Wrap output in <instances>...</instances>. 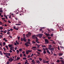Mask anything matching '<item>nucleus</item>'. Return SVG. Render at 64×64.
I'll return each mask as SVG.
<instances>
[{
  "label": "nucleus",
  "mask_w": 64,
  "mask_h": 64,
  "mask_svg": "<svg viewBox=\"0 0 64 64\" xmlns=\"http://www.w3.org/2000/svg\"><path fill=\"white\" fill-rule=\"evenodd\" d=\"M32 62L33 63V64H35V62L34 60H33L32 61Z\"/></svg>",
  "instance_id": "423d86ee"
},
{
  "label": "nucleus",
  "mask_w": 64,
  "mask_h": 64,
  "mask_svg": "<svg viewBox=\"0 0 64 64\" xmlns=\"http://www.w3.org/2000/svg\"><path fill=\"white\" fill-rule=\"evenodd\" d=\"M12 48H14L13 46H12V47H11L10 49V50H12Z\"/></svg>",
  "instance_id": "4c0bfd02"
},
{
  "label": "nucleus",
  "mask_w": 64,
  "mask_h": 64,
  "mask_svg": "<svg viewBox=\"0 0 64 64\" xmlns=\"http://www.w3.org/2000/svg\"><path fill=\"white\" fill-rule=\"evenodd\" d=\"M0 12H3V11L2 10V8H0Z\"/></svg>",
  "instance_id": "9d476101"
},
{
  "label": "nucleus",
  "mask_w": 64,
  "mask_h": 64,
  "mask_svg": "<svg viewBox=\"0 0 64 64\" xmlns=\"http://www.w3.org/2000/svg\"><path fill=\"white\" fill-rule=\"evenodd\" d=\"M6 46V48L7 49V50H8V46Z\"/></svg>",
  "instance_id": "4be33fe9"
},
{
  "label": "nucleus",
  "mask_w": 64,
  "mask_h": 64,
  "mask_svg": "<svg viewBox=\"0 0 64 64\" xmlns=\"http://www.w3.org/2000/svg\"><path fill=\"white\" fill-rule=\"evenodd\" d=\"M10 53H7L6 54V56H10Z\"/></svg>",
  "instance_id": "6e6552de"
},
{
  "label": "nucleus",
  "mask_w": 64,
  "mask_h": 64,
  "mask_svg": "<svg viewBox=\"0 0 64 64\" xmlns=\"http://www.w3.org/2000/svg\"><path fill=\"white\" fill-rule=\"evenodd\" d=\"M45 61H46V60H43V62L44 63H46V62H45Z\"/></svg>",
  "instance_id": "e433bc0d"
},
{
  "label": "nucleus",
  "mask_w": 64,
  "mask_h": 64,
  "mask_svg": "<svg viewBox=\"0 0 64 64\" xmlns=\"http://www.w3.org/2000/svg\"><path fill=\"white\" fill-rule=\"evenodd\" d=\"M16 25H18V26H20V25H21V24H16Z\"/></svg>",
  "instance_id": "8fccbe9b"
},
{
  "label": "nucleus",
  "mask_w": 64,
  "mask_h": 64,
  "mask_svg": "<svg viewBox=\"0 0 64 64\" xmlns=\"http://www.w3.org/2000/svg\"><path fill=\"white\" fill-rule=\"evenodd\" d=\"M3 44L4 45H5V44H6V43H5V42H3Z\"/></svg>",
  "instance_id": "0e129e2a"
},
{
  "label": "nucleus",
  "mask_w": 64,
  "mask_h": 64,
  "mask_svg": "<svg viewBox=\"0 0 64 64\" xmlns=\"http://www.w3.org/2000/svg\"><path fill=\"white\" fill-rule=\"evenodd\" d=\"M26 59H27L26 58H25V57H24L23 58V59H24V60H26Z\"/></svg>",
  "instance_id": "72a5a7b5"
},
{
  "label": "nucleus",
  "mask_w": 64,
  "mask_h": 64,
  "mask_svg": "<svg viewBox=\"0 0 64 64\" xmlns=\"http://www.w3.org/2000/svg\"><path fill=\"white\" fill-rule=\"evenodd\" d=\"M31 40L30 39H28V41L29 42H30V41Z\"/></svg>",
  "instance_id": "b1692460"
},
{
  "label": "nucleus",
  "mask_w": 64,
  "mask_h": 64,
  "mask_svg": "<svg viewBox=\"0 0 64 64\" xmlns=\"http://www.w3.org/2000/svg\"><path fill=\"white\" fill-rule=\"evenodd\" d=\"M0 54L1 55H2V51H0Z\"/></svg>",
  "instance_id": "aec40b11"
},
{
  "label": "nucleus",
  "mask_w": 64,
  "mask_h": 64,
  "mask_svg": "<svg viewBox=\"0 0 64 64\" xmlns=\"http://www.w3.org/2000/svg\"><path fill=\"white\" fill-rule=\"evenodd\" d=\"M23 40H24V41L25 42H26V40L25 38H23Z\"/></svg>",
  "instance_id": "dca6fc26"
},
{
  "label": "nucleus",
  "mask_w": 64,
  "mask_h": 64,
  "mask_svg": "<svg viewBox=\"0 0 64 64\" xmlns=\"http://www.w3.org/2000/svg\"><path fill=\"white\" fill-rule=\"evenodd\" d=\"M16 52H17V54H18V53L19 52V51L18 50H16Z\"/></svg>",
  "instance_id": "a878e982"
},
{
  "label": "nucleus",
  "mask_w": 64,
  "mask_h": 64,
  "mask_svg": "<svg viewBox=\"0 0 64 64\" xmlns=\"http://www.w3.org/2000/svg\"><path fill=\"white\" fill-rule=\"evenodd\" d=\"M10 63V62H7L6 64H9V63Z\"/></svg>",
  "instance_id": "69168bd1"
},
{
  "label": "nucleus",
  "mask_w": 64,
  "mask_h": 64,
  "mask_svg": "<svg viewBox=\"0 0 64 64\" xmlns=\"http://www.w3.org/2000/svg\"><path fill=\"white\" fill-rule=\"evenodd\" d=\"M14 60V59H13L12 58H10L9 60V61L10 62H12V61H13Z\"/></svg>",
  "instance_id": "7ed1b4c3"
},
{
  "label": "nucleus",
  "mask_w": 64,
  "mask_h": 64,
  "mask_svg": "<svg viewBox=\"0 0 64 64\" xmlns=\"http://www.w3.org/2000/svg\"><path fill=\"white\" fill-rule=\"evenodd\" d=\"M36 61L37 64H39L40 63V62L39 60H36Z\"/></svg>",
  "instance_id": "f8f14e48"
},
{
  "label": "nucleus",
  "mask_w": 64,
  "mask_h": 64,
  "mask_svg": "<svg viewBox=\"0 0 64 64\" xmlns=\"http://www.w3.org/2000/svg\"><path fill=\"white\" fill-rule=\"evenodd\" d=\"M28 34L29 35V36H30L31 35V33H30L29 32L28 33Z\"/></svg>",
  "instance_id": "bb28decb"
},
{
  "label": "nucleus",
  "mask_w": 64,
  "mask_h": 64,
  "mask_svg": "<svg viewBox=\"0 0 64 64\" xmlns=\"http://www.w3.org/2000/svg\"><path fill=\"white\" fill-rule=\"evenodd\" d=\"M60 48H63V49H64V47L62 46H60Z\"/></svg>",
  "instance_id": "393cba45"
},
{
  "label": "nucleus",
  "mask_w": 64,
  "mask_h": 64,
  "mask_svg": "<svg viewBox=\"0 0 64 64\" xmlns=\"http://www.w3.org/2000/svg\"><path fill=\"white\" fill-rule=\"evenodd\" d=\"M36 48V46H35V47H32V50H34V48Z\"/></svg>",
  "instance_id": "ddd939ff"
},
{
  "label": "nucleus",
  "mask_w": 64,
  "mask_h": 64,
  "mask_svg": "<svg viewBox=\"0 0 64 64\" xmlns=\"http://www.w3.org/2000/svg\"><path fill=\"white\" fill-rule=\"evenodd\" d=\"M34 55V54H32V55H31V57H32Z\"/></svg>",
  "instance_id": "e2e57ef3"
},
{
  "label": "nucleus",
  "mask_w": 64,
  "mask_h": 64,
  "mask_svg": "<svg viewBox=\"0 0 64 64\" xmlns=\"http://www.w3.org/2000/svg\"><path fill=\"white\" fill-rule=\"evenodd\" d=\"M44 41L45 44H47L48 43H49V41L47 39H45Z\"/></svg>",
  "instance_id": "f03ea898"
},
{
  "label": "nucleus",
  "mask_w": 64,
  "mask_h": 64,
  "mask_svg": "<svg viewBox=\"0 0 64 64\" xmlns=\"http://www.w3.org/2000/svg\"><path fill=\"white\" fill-rule=\"evenodd\" d=\"M18 57H19L18 56V57H17V58H16V60H18L20 59V58H18Z\"/></svg>",
  "instance_id": "6ab92c4d"
},
{
  "label": "nucleus",
  "mask_w": 64,
  "mask_h": 64,
  "mask_svg": "<svg viewBox=\"0 0 64 64\" xmlns=\"http://www.w3.org/2000/svg\"><path fill=\"white\" fill-rule=\"evenodd\" d=\"M7 34H10V32H8L7 33Z\"/></svg>",
  "instance_id": "de8ad7c7"
},
{
  "label": "nucleus",
  "mask_w": 64,
  "mask_h": 64,
  "mask_svg": "<svg viewBox=\"0 0 64 64\" xmlns=\"http://www.w3.org/2000/svg\"><path fill=\"white\" fill-rule=\"evenodd\" d=\"M7 53H6L4 52V54H5V55H6V54H7Z\"/></svg>",
  "instance_id": "338daca9"
},
{
  "label": "nucleus",
  "mask_w": 64,
  "mask_h": 64,
  "mask_svg": "<svg viewBox=\"0 0 64 64\" xmlns=\"http://www.w3.org/2000/svg\"><path fill=\"white\" fill-rule=\"evenodd\" d=\"M24 57H26V54H24Z\"/></svg>",
  "instance_id": "09e8293b"
},
{
  "label": "nucleus",
  "mask_w": 64,
  "mask_h": 64,
  "mask_svg": "<svg viewBox=\"0 0 64 64\" xmlns=\"http://www.w3.org/2000/svg\"><path fill=\"white\" fill-rule=\"evenodd\" d=\"M46 52L48 53L49 54H50V52L48 50L47 51H46Z\"/></svg>",
  "instance_id": "2eb2a0df"
},
{
  "label": "nucleus",
  "mask_w": 64,
  "mask_h": 64,
  "mask_svg": "<svg viewBox=\"0 0 64 64\" xmlns=\"http://www.w3.org/2000/svg\"><path fill=\"white\" fill-rule=\"evenodd\" d=\"M20 38V36H18V40H19Z\"/></svg>",
  "instance_id": "c03bdc74"
},
{
  "label": "nucleus",
  "mask_w": 64,
  "mask_h": 64,
  "mask_svg": "<svg viewBox=\"0 0 64 64\" xmlns=\"http://www.w3.org/2000/svg\"><path fill=\"white\" fill-rule=\"evenodd\" d=\"M50 30H52V31H54V30H53V29H50Z\"/></svg>",
  "instance_id": "680f3d73"
},
{
  "label": "nucleus",
  "mask_w": 64,
  "mask_h": 64,
  "mask_svg": "<svg viewBox=\"0 0 64 64\" xmlns=\"http://www.w3.org/2000/svg\"><path fill=\"white\" fill-rule=\"evenodd\" d=\"M36 42V43H40V42L38 41H37V42Z\"/></svg>",
  "instance_id": "3c124183"
},
{
  "label": "nucleus",
  "mask_w": 64,
  "mask_h": 64,
  "mask_svg": "<svg viewBox=\"0 0 64 64\" xmlns=\"http://www.w3.org/2000/svg\"><path fill=\"white\" fill-rule=\"evenodd\" d=\"M21 41H23V39L22 38H21Z\"/></svg>",
  "instance_id": "2f4dec72"
},
{
  "label": "nucleus",
  "mask_w": 64,
  "mask_h": 64,
  "mask_svg": "<svg viewBox=\"0 0 64 64\" xmlns=\"http://www.w3.org/2000/svg\"><path fill=\"white\" fill-rule=\"evenodd\" d=\"M42 47H46V46L45 45H42Z\"/></svg>",
  "instance_id": "473e14b6"
},
{
  "label": "nucleus",
  "mask_w": 64,
  "mask_h": 64,
  "mask_svg": "<svg viewBox=\"0 0 64 64\" xmlns=\"http://www.w3.org/2000/svg\"><path fill=\"white\" fill-rule=\"evenodd\" d=\"M44 34L46 35L47 36H49L50 34H48L47 33H45Z\"/></svg>",
  "instance_id": "4468645a"
},
{
  "label": "nucleus",
  "mask_w": 64,
  "mask_h": 64,
  "mask_svg": "<svg viewBox=\"0 0 64 64\" xmlns=\"http://www.w3.org/2000/svg\"><path fill=\"white\" fill-rule=\"evenodd\" d=\"M63 54L62 53H60L58 54V55L59 56H62L63 55Z\"/></svg>",
  "instance_id": "0eeeda50"
},
{
  "label": "nucleus",
  "mask_w": 64,
  "mask_h": 64,
  "mask_svg": "<svg viewBox=\"0 0 64 64\" xmlns=\"http://www.w3.org/2000/svg\"><path fill=\"white\" fill-rule=\"evenodd\" d=\"M54 54V56H57V54Z\"/></svg>",
  "instance_id": "6e6d98bb"
},
{
  "label": "nucleus",
  "mask_w": 64,
  "mask_h": 64,
  "mask_svg": "<svg viewBox=\"0 0 64 64\" xmlns=\"http://www.w3.org/2000/svg\"><path fill=\"white\" fill-rule=\"evenodd\" d=\"M26 43H28V44H30V42H26Z\"/></svg>",
  "instance_id": "c9c22d12"
},
{
  "label": "nucleus",
  "mask_w": 64,
  "mask_h": 64,
  "mask_svg": "<svg viewBox=\"0 0 64 64\" xmlns=\"http://www.w3.org/2000/svg\"><path fill=\"white\" fill-rule=\"evenodd\" d=\"M0 28L1 30H2L3 29V28L2 26L0 27Z\"/></svg>",
  "instance_id": "ea45409f"
},
{
  "label": "nucleus",
  "mask_w": 64,
  "mask_h": 64,
  "mask_svg": "<svg viewBox=\"0 0 64 64\" xmlns=\"http://www.w3.org/2000/svg\"><path fill=\"white\" fill-rule=\"evenodd\" d=\"M60 62V60H58L57 61V62Z\"/></svg>",
  "instance_id": "5fc2aeb1"
},
{
  "label": "nucleus",
  "mask_w": 64,
  "mask_h": 64,
  "mask_svg": "<svg viewBox=\"0 0 64 64\" xmlns=\"http://www.w3.org/2000/svg\"><path fill=\"white\" fill-rule=\"evenodd\" d=\"M22 48H20L19 50H20V51L21 52L22 51Z\"/></svg>",
  "instance_id": "cd10ccee"
},
{
  "label": "nucleus",
  "mask_w": 64,
  "mask_h": 64,
  "mask_svg": "<svg viewBox=\"0 0 64 64\" xmlns=\"http://www.w3.org/2000/svg\"><path fill=\"white\" fill-rule=\"evenodd\" d=\"M39 59L40 61H42V59L40 58H39Z\"/></svg>",
  "instance_id": "412c9836"
},
{
  "label": "nucleus",
  "mask_w": 64,
  "mask_h": 64,
  "mask_svg": "<svg viewBox=\"0 0 64 64\" xmlns=\"http://www.w3.org/2000/svg\"><path fill=\"white\" fill-rule=\"evenodd\" d=\"M8 23L10 24L11 23V22L10 20H8Z\"/></svg>",
  "instance_id": "13d9d810"
},
{
  "label": "nucleus",
  "mask_w": 64,
  "mask_h": 64,
  "mask_svg": "<svg viewBox=\"0 0 64 64\" xmlns=\"http://www.w3.org/2000/svg\"><path fill=\"white\" fill-rule=\"evenodd\" d=\"M6 1H5L4 2V5H6Z\"/></svg>",
  "instance_id": "a211bd4d"
},
{
  "label": "nucleus",
  "mask_w": 64,
  "mask_h": 64,
  "mask_svg": "<svg viewBox=\"0 0 64 64\" xmlns=\"http://www.w3.org/2000/svg\"><path fill=\"white\" fill-rule=\"evenodd\" d=\"M51 38V37H48V40H50Z\"/></svg>",
  "instance_id": "c756f323"
},
{
  "label": "nucleus",
  "mask_w": 64,
  "mask_h": 64,
  "mask_svg": "<svg viewBox=\"0 0 64 64\" xmlns=\"http://www.w3.org/2000/svg\"><path fill=\"white\" fill-rule=\"evenodd\" d=\"M26 37H28L29 36H30L29 35H28V34H26Z\"/></svg>",
  "instance_id": "c85d7f7f"
},
{
  "label": "nucleus",
  "mask_w": 64,
  "mask_h": 64,
  "mask_svg": "<svg viewBox=\"0 0 64 64\" xmlns=\"http://www.w3.org/2000/svg\"><path fill=\"white\" fill-rule=\"evenodd\" d=\"M32 60V58H29V60Z\"/></svg>",
  "instance_id": "052dcab7"
},
{
  "label": "nucleus",
  "mask_w": 64,
  "mask_h": 64,
  "mask_svg": "<svg viewBox=\"0 0 64 64\" xmlns=\"http://www.w3.org/2000/svg\"><path fill=\"white\" fill-rule=\"evenodd\" d=\"M3 49L4 50V51H5L6 50V49L5 48H3Z\"/></svg>",
  "instance_id": "a18cd8bd"
},
{
  "label": "nucleus",
  "mask_w": 64,
  "mask_h": 64,
  "mask_svg": "<svg viewBox=\"0 0 64 64\" xmlns=\"http://www.w3.org/2000/svg\"><path fill=\"white\" fill-rule=\"evenodd\" d=\"M6 32H7V31L6 30H5L4 32V33H6Z\"/></svg>",
  "instance_id": "5701e85b"
},
{
  "label": "nucleus",
  "mask_w": 64,
  "mask_h": 64,
  "mask_svg": "<svg viewBox=\"0 0 64 64\" xmlns=\"http://www.w3.org/2000/svg\"><path fill=\"white\" fill-rule=\"evenodd\" d=\"M22 54H20V57H22Z\"/></svg>",
  "instance_id": "bf43d9fd"
},
{
  "label": "nucleus",
  "mask_w": 64,
  "mask_h": 64,
  "mask_svg": "<svg viewBox=\"0 0 64 64\" xmlns=\"http://www.w3.org/2000/svg\"><path fill=\"white\" fill-rule=\"evenodd\" d=\"M52 47V45H49L48 46V49L49 50Z\"/></svg>",
  "instance_id": "39448f33"
},
{
  "label": "nucleus",
  "mask_w": 64,
  "mask_h": 64,
  "mask_svg": "<svg viewBox=\"0 0 64 64\" xmlns=\"http://www.w3.org/2000/svg\"><path fill=\"white\" fill-rule=\"evenodd\" d=\"M53 34H51V36L52 37L53 36Z\"/></svg>",
  "instance_id": "603ef678"
},
{
  "label": "nucleus",
  "mask_w": 64,
  "mask_h": 64,
  "mask_svg": "<svg viewBox=\"0 0 64 64\" xmlns=\"http://www.w3.org/2000/svg\"><path fill=\"white\" fill-rule=\"evenodd\" d=\"M32 38L34 39H36V42H37L38 41V39L37 38V37H36L35 35L32 36Z\"/></svg>",
  "instance_id": "f257e3e1"
},
{
  "label": "nucleus",
  "mask_w": 64,
  "mask_h": 64,
  "mask_svg": "<svg viewBox=\"0 0 64 64\" xmlns=\"http://www.w3.org/2000/svg\"><path fill=\"white\" fill-rule=\"evenodd\" d=\"M42 49H43V50L44 51H46V50H45V49L44 48H42Z\"/></svg>",
  "instance_id": "58836bf2"
},
{
  "label": "nucleus",
  "mask_w": 64,
  "mask_h": 64,
  "mask_svg": "<svg viewBox=\"0 0 64 64\" xmlns=\"http://www.w3.org/2000/svg\"><path fill=\"white\" fill-rule=\"evenodd\" d=\"M32 42L34 44H35L36 43L34 41H32Z\"/></svg>",
  "instance_id": "79ce46f5"
},
{
  "label": "nucleus",
  "mask_w": 64,
  "mask_h": 64,
  "mask_svg": "<svg viewBox=\"0 0 64 64\" xmlns=\"http://www.w3.org/2000/svg\"><path fill=\"white\" fill-rule=\"evenodd\" d=\"M54 48H51L49 50H50V51H54Z\"/></svg>",
  "instance_id": "1a4fd4ad"
},
{
  "label": "nucleus",
  "mask_w": 64,
  "mask_h": 64,
  "mask_svg": "<svg viewBox=\"0 0 64 64\" xmlns=\"http://www.w3.org/2000/svg\"><path fill=\"white\" fill-rule=\"evenodd\" d=\"M45 50H47V51L48 50V48H45Z\"/></svg>",
  "instance_id": "864d4df0"
},
{
  "label": "nucleus",
  "mask_w": 64,
  "mask_h": 64,
  "mask_svg": "<svg viewBox=\"0 0 64 64\" xmlns=\"http://www.w3.org/2000/svg\"><path fill=\"white\" fill-rule=\"evenodd\" d=\"M26 54H29V52H26Z\"/></svg>",
  "instance_id": "49530a36"
},
{
  "label": "nucleus",
  "mask_w": 64,
  "mask_h": 64,
  "mask_svg": "<svg viewBox=\"0 0 64 64\" xmlns=\"http://www.w3.org/2000/svg\"><path fill=\"white\" fill-rule=\"evenodd\" d=\"M37 50L38 51H39L40 52L41 51V50H40L37 49Z\"/></svg>",
  "instance_id": "a19ab883"
},
{
  "label": "nucleus",
  "mask_w": 64,
  "mask_h": 64,
  "mask_svg": "<svg viewBox=\"0 0 64 64\" xmlns=\"http://www.w3.org/2000/svg\"><path fill=\"white\" fill-rule=\"evenodd\" d=\"M43 53L44 54H45L46 53V51H43Z\"/></svg>",
  "instance_id": "7c9ffc66"
},
{
  "label": "nucleus",
  "mask_w": 64,
  "mask_h": 64,
  "mask_svg": "<svg viewBox=\"0 0 64 64\" xmlns=\"http://www.w3.org/2000/svg\"><path fill=\"white\" fill-rule=\"evenodd\" d=\"M62 64H64V61H63V62H62Z\"/></svg>",
  "instance_id": "774afa93"
},
{
  "label": "nucleus",
  "mask_w": 64,
  "mask_h": 64,
  "mask_svg": "<svg viewBox=\"0 0 64 64\" xmlns=\"http://www.w3.org/2000/svg\"><path fill=\"white\" fill-rule=\"evenodd\" d=\"M30 57H31V56L30 55H28V58H29Z\"/></svg>",
  "instance_id": "4d7b16f0"
},
{
  "label": "nucleus",
  "mask_w": 64,
  "mask_h": 64,
  "mask_svg": "<svg viewBox=\"0 0 64 64\" xmlns=\"http://www.w3.org/2000/svg\"><path fill=\"white\" fill-rule=\"evenodd\" d=\"M42 34H39L37 36H39L40 38H41L42 36Z\"/></svg>",
  "instance_id": "20e7f679"
},
{
  "label": "nucleus",
  "mask_w": 64,
  "mask_h": 64,
  "mask_svg": "<svg viewBox=\"0 0 64 64\" xmlns=\"http://www.w3.org/2000/svg\"><path fill=\"white\" fill-rule=\"evenodd\" d=\"M48 32H50V30L49 29H48Z\"/></svg>",
  "instance_id": "37998d69"
},
{
  "label": "nucleus",
  "mask_w": 64,
  "mask_h": 64,
  "mask_svg": "<svg viewBox=\"0 0 64 64\" xmlns=\"http://www.w3.org/2000/svg\"><path fill=\"white\" fill-rule=\"evenodd\" d=\"M12 46H13V45L12 44L11 45H8V46L9 47H12Z\"/></svg>",
  "instance_id": "f3484780"
},
{
  "label": "nucleus",
  "mask_w": 64,
  "mask_h": 64,
  "mask_svg": "<svg viewBox=\"0 0 64 64\" xmlns=\"http://www.w3.org/2000/svg\"><path fill=\"white\" fill-rule=\"evenodd\" d=\"M43 28H41L40 29V31H41L42 30V29Z\"/></svg>",
  "instance_id": "f704fd0d"
},
{
  "label": "nucleus",
  "mask_w": 64,
  "mask_h": 64,
  "mask_svg": "<svg viewBox=\"0 0 64 64\" xmlns=\"http://www.w3.org/2000/svg\"><path fill=\"white\" fill-rule=\"evenodd\" d=\"M32 50H26V52H32Z\"/></svg>",
  "instance_id": "9b49d317"
}]
</instances>
